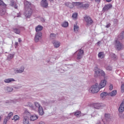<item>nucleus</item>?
<instances>
[{"label": "nucleus", "instance_id": "59", "mask_svg": "<svg viewBox=\"0 0 124 124\" xmlns=\"http://www.w3.org/2000/svg\"><path fill=\"white\" fill-rule=\"evenodd\" d=\"M17 17H20V15H17Z\"/></svg>", "mask_w": 124, "mask_h": 124}, {"label": "nucleus", "instance_id": "51", "mask_svg": "<svg viewBox=\"0 0 124 124\" xmlns=\"http://www.w3.org/2000/svg\"><path fill=\"white\" fill-rule=\"evenodd\" d=\"M21 88H22V86H18V87H15V89H21Z\"/></svg>", "mask_w": 124, "mask_h": 124}, {"label": "nucleus", "instance_id": "9", "mask_svg": "<svg viewBox=\"0 0 124 124\" xmlns=\"http://www.w3.org/2000/svg\"><path fill=\"white\" fill-rule=\"evenodd\" d=\"M77 60H81L84 56V50L82 49H79L77 51Z\"/></svg>", "mask_w": 124, "mask_h": 124}, {"label": "nucleus", "instance_id": "26", "mask_svg": "<svg viewBox=\"0 0 124 124\" xmlns=\"http://www.w3.org/2000/svg\"><path fill=\"white\" fill-rule=\"evenodd\" d=\"M38 119V116L36 115H33L30 117L31 121H35V120H37Z\"/></svg>", "mask_w": 124, "mask_h": 124}, {"label": "nucleus", "instance_id": "62", "mask_svg": "<svg viewBox=\"0 0 124 124\" xmlns=\"http://www.w3.org/2000/svg\"><path fill=\"white\" fill-rule=\"evenodd\" d=\"M102 121H103V122H104V121H103V120H102Z\"/></svg>", "mask_w": 124, "mask_h": 124}, {"label": "nucleus", "instance_id": "25", "mask_svg": "<svg viewBox=\"0 0 124 124\" xmlns=\"http://www.w3.org/2000/svg\"><path fill=\"white\" fill-rule=\"evenodd\" d=\"M65 5H66V6H67V7H69V8H73V7H74L73 2L72 3L70 2H66L65 3Z\"/></svg>", "mask_w": 124, "mask_h": 124}, {"label": "nucleus", "instance_id": "12", "mask_svg": "<svg viewBox=\"0 0 124 124\" xmlns=\"http://www.w3.org/2000/svg\"><path fill=\"white\" fill-rule=\"evenodd\" d=\"M52 44L54 48H59L61 46V42L59 41L54 40L52 42Z\"/></svg>", "mask_w": 124, "mask_h": 124}, {"label": "nucleus", "instance_id": "55", "mask_svg": "<svg viewBox=\"0 0 124 124\" xmlns=\"http://www.w3.org/2000/svg\"><path fill=\"white\" fill-rule=\"evenodd\" d=\"M107 2H111V1H112V0H106Z\"/></svg>", "mask_w": 124, "mask_h": 124}, {"label": "nucleus", "instance_id": "16", "mask_svg": "<svg viewBox=\"0 0 124 124\" xmlns=\"http://www.w3.org/2000/svg\"><path fill=\"white\" fill-rule=\"evenodd\" d=\"M22 123L23 124H29V116H24L23 117Z\"/></svg>", "mask_w": 124, "mask_h": 124}, {"label": "nucleus", "instance_id": "41", "mask_svg": "<svg viewBox=\"0 0 124 124\" xmlns=\"http://www.w3.org/2000/svg\"><path fill=\"white\" fill-rule=\"evenodd\" d=\"M13 58H14V55L13 54H9L8 56V59L9 60H11V59H13Z\"/></svg>", "mask_w": 124, "mask_h": 124}, {"label": "nucleus", "instance_id": "54", "mask_svg": "<svg viewBox=\"0 0 124 124\" xmlns=\"http://www.w3.org/2000/svg\"><path fill=\"white\" fill-rule=\"evenodd\" d=\"M39 124H45V123L43 122H40Z\"/></svg>", "mask_w": 124, "mask_h": 124}, {"label": "nucleus", "instance_id": "52", "mask_svg": "<svg viewBox=\"0 0 124 124\" xmlns=\"http://www.w3.org/2000/svg\"><path fill=\"white\" fill-rule=\"evenodd\" d=\"M14 7H15L16 9H17V8H18V6L16 4H15Z\"/></svg>", "mask_w": 124, "mask_h": 124}, {"label": "nucleus", "instance_id": "46", "mask_svg": "<svg viewBox=\"0 0 124 124\" xmlns=\"http://www.w3.org/2000/svg\"><path fill=\"white\" fill-rule=\"evenodd\" d=\"M112 21H113L114 24H117L118 22V20L117 19H113Z\"/></svg>", "mask_w": 124, "mask_h": 124}, {"label": "nucleus", "instance_id": "11", "mask_svg": "<svg viewBox=\"0 0 124 124\" xmlns=\"http://www.w3.org/2000/svg\"><path fill=\"white\" fill-rule=\"evenodd\" d=\"M13 112H10L8 116L5 118V119H4V121H3V124H6L7 122H8V121H9V120H10L11 117H13Z\"/></svg>", "mask_w": 124, "mask_h": 124}, {"label": "nucleus", "instance_id": "7", "mask_svg": "<svg viewBox=\"0 0 124 124\" xmlns=\"http://www.w3.org/2000/svg\"><path fill=\"white\" fill-rule=\"evenodd\" d=\"M25 70V66L24 65H21L19 69H16L14 70V72H15V74H18L20 73H23Z\"/></svg>", "mask_w": 124, "mask_h": 124}, {"label": "nucleus", "instance_id": "30", "mask_svg": "<svg viewBox=\"0 0 124 124\" xmlns=\"http://www.w3.org/2000/svg\"><path fill=\"white\" fill-rule=\"evenodd\" d=\"M107 95H109L108 93H107V92H103L100 94V96L102 98L106 97Z\"/></svg>", "mask_w": 124, "mask_h": 124}, {"label": "nucleus", "instance_id": "56", "mask_svg": "<svg viewBox=\"0 0 124 124\" xmlns=\"http://www.w3.org/2000/svg\"><path fill=\"white\" fill-rule=\"evenodd\" d=\"M121 56L122 59H124V54H121Z\"/></svg>", "mask_w": 124, "mask_h": 124}, {"label": "nucleus", "instance_id": "27", "mask_svg": "<svg viewBox=\"0 0 124 124\" xmlns=\"http://www.w3.org/2000/svg\"><path fill=\"white\" fill-rule=\"evenodd\" d=\"M116 94H117V90H114L111 93H108V95H110V96H115Z\"/></svg>", "mask_w": 124, "mask_h": 124}, {"label": "nucleus", "instance_id": "47", "mask_svg": "<svg viewBox=\"0 0 124 124\" xmlns=\"http://www.w3.org/2000/svg\"><path fill=\"white\" fill-rule=\"evenodd\" d=\"M106 28H110V27H111V23H107V25L105 26Z\"/></svg>", "mask_w": 124, "mask_h": 124}, {"label": "nucleus", "instance_id": "58", "mask_svg": "<svg viewBox=\"0 0 124 124\" xmlns=\"http://www.w3.org/2000/svg\"><path fill=\"white\" fill-rule=\"evenodd\" d=\"M1 120V117L0 116V121Z\"/></svg>", "mask_w": 124, "mask_h": 124}, {"label": "nucleus", "instance_id": "36", "mask_svg": "<svg viewBox=\"0 0 124 124\" xmlns=\"http://www.w3.org/2000/svg\"><path fill=\"white\" fill-rule=\"evenodd\" d=\"M74 116H76V117H79L80 116V114H81V111H77L73 113Z\"/></svg>", "mask_w": 124, "mask_h": 124}, {"label": "nucleus", "instance_id": "10", "mask_svg": "<svg viewBox=\"0 0 124 124\" xmlns=\"http://www.w3.org/2000/svg\"><path fill=\"white\" fill-rule=\"evenodd\" d=\"M41 36H42V33L41 32H37L34 38L35 41L36 42H38L39 40L41 39Z\"/></svg>", "mask_w": 124, "mask_h": 124}, {"label": "nucleus", "instance_id": "19", "mask_svg": "<svg viewBox=\"0 0 124 124\" xmlns=\"http://www.w3.org/2000/svg\"><path fill=\"white\" fill-rule=\"evenodd\" d=\"M4 90L6 93H11V92L13 91V88L10 87H6Z\"/></svg>", "mask_w": 124, "mask_h": 124}, {"label": "nucleus", "instance_id": "39", "mask_svg": "<svg viewBox=\"0 0 124 124\" xmlns=\"http://www.w3.org/2000/svg\"><path fill=\"white\" fill-rule=\"evenodd\" d=\"M98 58H100V59H102L103 58V52H100L98 54Z\"/></svg>", "mask_w": 124, "mask_h": 124}, {"label": "nucleus", "instance_id": "35", "mask_svg": "<svg viewBox=\"0 0 124 124\" xmlns=\"http://www.w3.org/2000/svg\"><path fill=\"white\" fill-rule=\"evenodd\" d=\"M24 116H28L29 118V116H31V113L27 110H25L24 112Z\"/></svg>", "mask_w": 124, "mask_h": 124}, {"label": "nucleus", "instance_id": "18", "mask_svg": "<svg viewBox=\"0 0 124 124\" xmlns=\"http://www.w3.org/2000/svg\"><path fill=\"white\" fill-rule=\"evenodd\" d=\"M111 7L112 4H111L106 5L103 8V11H108V10H109V9H110V8H111Z\"/></svg>", "mask_w": 124, "mask_h": 124}, {"label": "nucleus", "instance_id": "42", "mask_svg": "<svg viewBox=\"0 0 124 124\" xmlns=\"http://www.w3.org/2000/svg\"><path fill=\"white\" fill-rule=\"evenodd\" d=\"M50 38H52V39H54V38H56V34L55 33H51L50 34Z\"/></svg>", "mask_w": 124, "mask_h": 124}, {"label": "nucleus", "instance_id": "31", "mask_svg": "<svg viewBox=\"0 0 124 124\" xmlns=\"http://www.w3.org/2000/svg\"><path fill=\"white\" fill-rule=\"evenodd\" d=\"M119 38L122 40L123 39H124V31H122L119 36Z\"/></svg>", "mask_w": 124, "mask_h": 124}, {"label": "nucleus", "instance_id": "48", "mask_svg": "<svg viewBox=\"0 0 124 124\" xmlns=\"http://www.w3.org/2000/svg\"><path fill=\"white\" fill-rule=\"evenodd\" d=\"M113 90V85L110 84L109 86V91H112Z\"/></svg>", "mask_w": 124, "mask_h": 124}, {"label": "nucleus", "instance_id": "38", "mask_svg": "<svg viewBox=\"0 0 124 124\" xmlns=\"http://www.w3.org/2000/svg\"><path fill=\"white\" fill-rule=\"evenodd\" d=\"M16 3H15V1H14V0H11L10 1V5L11 6H12V7H14V5H15Z\"/></svg>", "mask_w": 124, "mask_h": 124}, {"label": "nucleus", "instance_id": "32", "mask_svg": "<svg viewBox=\"0 0 124 124\" xmlns=\"http://www.w3.org/2000/svg\"><path fill=\"white\" fill-rule=\"evenodd\" d=\"M79 31V26H78V25H77V24L74 25V31L75 32H77V31Z\"/></svg>", "mask_w": 124, "mask_h": 124}, {"label": "nucleus", "instance_id": "24", "mask_svg": "<svg viewBox=\"0 0 124 124\" xmlns=\"http://www.w3.org/2000/svg\"><path fill=\"white\" fill-rule=\"evenodd\" d=\"M94 108L95 109H99L100 107H102V104L101 103H96L93 105Z\"/></svg>", "mask_w": 124, "mask_h": 124}, {"label": "nucleus", "instance_id": "45", "mask_svg": "<svg viewBox=\"0 0 124 124\" xmlns=\"http://www.w3.org/2000/svg\"><path fill=\"white\" fill-rule=\"evenodd\" d=\"M121 91L122 93H124V84L121 85Z\"/></svg>", "mask_w": 124, "mask_h": 124}, {"label": "nucleus", "instance_id": "50", "mask_svg": "<svg viewBox=\"0 0 124 124\" xmlns=\"http://www.w3.org/2000/svg\"><path fill=\"white\" fill-rule=\"evenodd\" d=\"M100 44H101V41H100L96 43L97 46H100Z\"/></svg>", "mask_w": 124, "mask_h": 124}, {"label": "nucleus", "instance_id": "15", "mask_svg": "<svg viewBox=\"0 0 124 124\" xmlns=\"http://www.w3.org/2000/svg\"><path fill=\"white\" fill-rule=\"evenodd\" d=\"M98 86H99V88L100 89H102V88H104L105 86H106V80H105V79L102 80Z\"/></svg>", "mask_w": 124, "mask_h": 124}, {"label": "nucleus", "instance_id": "6", "mask_svg": "<svg viewBox=\"0 0 124 124\" xmlns=\"http://www.w3.org/2000/svg\"><path fill=\"white\" fill-rule=\"evenodd\" d=\"M84 21L86 22L87 26H90V25L92 24L93 22L92 19V18L88 16H84Z\"/></svg>", "mask_w": 124, "mask_h": 124}, {"label": "nucleus", "instance_id": "28", "mask_svg": "<svg viewBox=\"0 0 124 124\" xmlns=\"http://www.w3.org/2000/svg\"><path fill=\"white\" fill-rule=\"evenodd\" d=\"M25 106H27V107H30L31 109H34V107H33V105H32V103L31 102H28L27 104L25 105Z\"/></svg>", "mask_w": 124, "mask_h": 124}, {"label": "nucleus", "instance_id": "3", "mask_svg": "<svg viewBox=\"0 0 124 124\" xmlns=\"http://www.w3.org/2000/svg\"><path fill=\"white\" fill-rule=\"evenodd\" d=\"M6 5L2 0H0V15H4L5 14Z\"/></svg>", "mask_w": 124, "mask_h": 124}, {"label": "nucleus", "instance_id": "1", "mask_svg": "<svg viewBox=\"0 0 124 124\" xmlns=\"http://www.w3.org/2000/svg\"><path fill=\"white\" fill-rule=\"evenodd\" d=\"M25 13L24 16L26 18H31V14H32V9H31V3L26 1L24 2Z\"/></svg>", "mask_w": 124, "mask_h": 124}, {"label": "nucleus", "instance_id": "37", "mask_svg": "<svg viewBox=\"0 0 124 124\" xmlns=\"http://www.w3.org/2000/svg\"><path fill=\"white\" fill-rule=\"evenodd\" d=\"M19 116L16 115L14 116L13 118L12 119V120H14L15 121H18V120H19Z\"/></svg>", "mask_w": 124, "mask_h": 124}, {"label": "nucleus", "instance_id": "4", "mask_svg": "<svg viewBox=\"0 0 124 124\" xmlns=\"http://www.w3.org/2000/svg\"><path fill=\"white\" fill-rule=\"evenodd\" d=\"M114 46H115L116 50L118 51H120V50H122V49L124 48V45L118 40H115L114 42Z\"/></svg>", "mask_w": 124, "mask_h": 124}, {"label": "nucleus", "instance_id": "14", "mask_svg": "<svg viewBox=\"0 0 124 124\" xmlns=\"http://www.w3.org/2000/svg\"><path fill=\"white\" fill-rule=\"evenodd\" d=\"M41 5L42 7L47 8V7H48V2H47L46 0H42L41 2Z\"/></svg>", "mask_w": 124, "mask_h": 124}, {"label": "nucleus", "instance_id": "57", "mask_svg": "<svg viewBox=\"0 0 124 124\" xmlns=\"http://www.w3.org/2000/svg\"><path fill=\"white\" fill-rule=\"evenodd\" d=\"M15 45H16V46H18V42H16Z\"/></svg>", "mask_w": 124, "mask_h": 124}, {"label": "nucleus", "instance_id": "5", "mask_svg": "<svg viewBox=\"0 0 124 124\" xmlns=\"http://www.w3.org/2000/svg\"><path fill=\"white\" fill-rule=\"evenodd\" d=\"M34 105L36 106V107H37V108H38V112L39 115H40V116H43V115L44 114L43 108H42V107L40 106V104L37 102H35L34 103Z\"/></svg>", "mask_w": 124, "mask_h": 124}, {"label": "nucleus", "instance_id": "33", "mask_svg": "<svg viewBox=\"0 0 124 124\" xmlns=\"http://www.w3.org/2000/svg\"><path fill=\"white\" fill-rule=\"evenodd\" d=\"M109 119H110V114H106L105 115V120L108 121H109Z\"/></svg>", "mask_w": 124, "mask_h": 124}, {"label": "nucleus", "instance_id": "44", "mask_svg": "<svg viewBox=\"0 0 124 124\" xmlns=\"http://www.w3.org/2000/svg\"><path fill=\"white\" fill-rule=\"evenodd\" d=\"M106 69H107V70L111 71L112 69V66H111V65H109L107 66Z\"/></svg>", "mask_w": 124, "mask_h": 124}, {"label": "nucleus", "instance_id": "43", "mask_svg": "<svg viewBox=\"0 0 124 124\" xmlns=\"http://www.w3.org/2000/svg\"><path fill=\"white\" fill-rule=\"evenodd\" d=\"M78 16V14L76 13L73 14L72 17L74 19H76V18H77Z\"/></svg>", "mask_w": 124, "mask_h": 124}, {"label": "nucleus", "instance_id": "8", "mask_svg": "<svg viewBox=\"0 0 124 124\" xmlns=\"http://www.w3.org/2000/svg\"><path fill=\"white\" fill-rule=\"evenodd\" d=\"M95 74H96L97 76L99 77L102 76L103 77H104L105 76V73L104 71L99 69L95 71Z\"/></svg>", "mask_w": 124, "mask_h": 124}, {"label": "nucleus", "instance_id": "17", "mask_svg": "<svg viewBox=\"0 0 124 124\" xmlns=\"http://www.w3.org/2000/svg\"><path fill=\"white\" fill-rule=\"evenodd\" d=\"M120 113H122L124 111V100L121 104L120 107L118 109Z\"/></svg>", "mask_w": 124, "mask_h": 124}, {"label": "nucleus", "instance_id": "13", "mask_svg": "<svg viewBox=\"0 0 124 124\" xmlns=\"http://www.w3.org/2000/svg\"><path fill=\"white\" fill-rule=\"evenodd\" d=\"M90 4L89 3H82L80 4V8H83L85 10L89 8Z\"/></svg>", "mask_w": 124, "mask_h": 124}, {"label": "nucleus", "instance_id": "53", "mask_svg": "<svg viewBox=\"0 0 124 124\" xmlns=\"http://www.w3.org/2000/svg\"><path fill=\"white\" fill-rule=\"evenodd\" d=\"M18 42H22V40L21 39V38H18Z\"/></svg>", "mask_w": 124, "mask_h": 124}, {"label": "nucleus", "instance_id": "34", "mask_svg": "<svg viewBox=\"0 0 124 124\" xmlns=\"http://www.w3.org/2000/svg\"><path fill=\"white\" fill-rule=\"evenodd\" d=\"M63 28H67L68 27V22L65 21L62 24Z\"/></svg>", "mask_w": 124, "mask_h": 124}, {"label": "nucleus", "instance_id": "20", "mask_svg": "<svg viewBox=\"0 0 124 124\" xmlns=\"http://www.w3.org/2000/svg\"><path fill=\"white\" fill-rule=\"evenodd\" d=\"M15 81L16 80L14 79V78H9L4 79V82H5V83H11V82H15Z\"/></svg>", "mask_w": 124, "mask_h": 124}, {"label": "nucleus", "instance_id": "40", "mask_svg": "<svg viewBox=\"0 0 124 124\" xmlns=\"http://www.w3.org/2000/svg\"><path fill=\"white\" fill-rule=\"evenodd\" d=\"M43 104L46 106H48V105H49V104H50V101H49V100H47L46 101H44L43 102Z\"/></svg>", "mask_w": 124, "mask_h": 124}, {"label": "nucleus", "instance_id": "23", "mask_svg": "<svg viewBox=\"0 0 124 124\" xmlns=\"http://www.w3.org/2000/svg\"><path fill=\"white\" fill-rule=\"evenodd\" d=\"M73 5L74 6H76L78 8H81V2H73Z\"/></svg>", "mask_w": 124, "mask_h": 124}, {"label": "nucleus", "instance_id": "60", "mask_svg": "<svg viewBox=\"0 0 124 124\" xmlns=\"http://www.w3.org/2000/svg\"><path fill=\"white\" fill-rule=\"evenodd\" d=\"M91 1H93V0H90Z\"/></svg>", "mask_w": 124, "mask_h": 124}, {"label": "nucleus", "instance_id": "29", "mask_svg": "<svg viewBox=\"0 0 124 124\" xmlns=\"http://www.w3.org/2000/svg\"><path fill=\"white\" fill-rule=\"evenodd\" d=\"M110 57L112 58V59L114 61L117 60V59H118V57L117 56V55L112 53H110Z\"/></svg>", "mask_w": 124, "mask_h": 124}, {"label": "nucleus", "instance_id": "2", "mask_svg": "<svg viewBox=\"0 0 124 124\" xmlns=\"http://www.w3.org/2000/svg\"><path fill=\"white\" fill-rule=\"evenodd\" d=\"M100 88L99 86H98V84L95 83L94 85H93L90 89H89V93H98Z\"/></svg>", "mask_w": 124, "mask_h": 124}, {"label": "nucleus", "instance_id": "21", "mask_svg": "<svg viewBox=\"0 0 124 124\" xmlns=\"http://www.w3.org/2000/svg\"><path fill=\"white\" fill-rule=\"evenodd\" d=\"M43 30V27H42L41 25H38L36 28H35V31L36 32H39V31H41Z\"/></svg>", "mask_w": 124, "mask_h": 124}, {"label": "nucleus", "instance_id": "49", "mask_svg": "<svg viewBox=\"0 0 124 124\" xmlns=\"http://www.w3.org/2000/svg\"><path fill=\"white\" fill-rule=\"evenodd\" d=\"M100 1H101V0H95V2L98 3V4H99V3H100Z\"/></svg>", "mask_w": 124, "mask_h": 124}, {"label": "nucleus", "instance_id": "61", "mask_svg": "<svg viewBox=\"0 0 124 124\" xmlns=\"http://www.w3.org/2000/svg\"><path fill=\"white\" fill-rule=\"evenodd\" d=\"M50 0V1H51L53 0Z\"/></svg>", "mask_w": 124, "mask_h": 124}, {"label": "nucleus", "instance_id": "22", "mask_svg": "<svg viewBox=\"0 0 124 124\" xmlns=\"http://www.w3.org/2000/svg\"><path fill=\"white\" fill-rule=\"evenodd\" d=\"M13 31L16 34H20L21 33V30L17 28H13Z\"/></svg>", "mask_w": 124, "mask_h": 124}]
</instances>
